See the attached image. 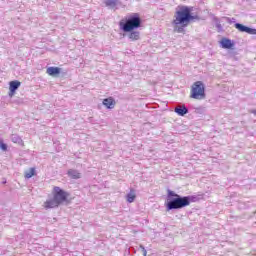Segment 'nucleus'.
<instances>
[{"label": "nucleus", "instance_id": "obj_7", "mask_svg": "<svg viewBox=\"0 0 256 256\" xmlns=\"http://www.w3.org/2000/svg\"><path fill=\"white\" fill-rule=\"evenodd\" d=\"M10 87V93H9V96L10 97H13L15 95V91L19 89V87H21V82L17 81V80H14V81H11L9 83Z\"/></svg>", "mask_w": 256, "mask_h": 256}, {"label": "nucleus", "instance_id": "obj_13", "mask_svg": "<svg viewBox=\"0 0 256 256\" xmlns=\"http://www.w3.org/2000/svg\"><path fill=\"white\" fill-rule=\"evenodd\" d=\"M68 176H70L71 179H81V173L74 169L68 170Z\"/></svg>", "mask_w": 256, "mask_h": 256}, {"label": "nucleus", "instance_id": "obj_6", "mask_svg": "<svg viewBox=\"0 0 256 256\" xmlns=\"http://www.w3.org/2000/svg\"><path fill=\"white\" fill-rule=\"evenodd\" d=\"M234 27L235 29H238L240 33H248L249 35H256V29L249 28L243 24L236 23Z\"/></svg>", "mask_w": 256, "mask_h": 256}, {"label": "nucleus", "instance_id": "obj_11", "mask_svg": "<svg viewBox=\"0 0 256 256\" xmlns=\"http://www.w3.org/2000/svg\"><path fill=\"white\" fill-rule=\"evenodd\" d=\"M220 43L223 49H233V42L230 39L223 38Z\"/></svg>", "mask_w": 256, "mask_h": 256}, {"label": "nucleus", "instance_id": "obj_9", "mask_svg": "<svg viewBox=\"0 0 256 256\" xmlns=\"http://www.w3.org/2000/svg\"><path fill=\"white\" fill-rule=\"evenodd\" d=\"M175 113H177V115H179L180 117H184V115H187L189 113V109H187V107L185 105L182 106H177L174 109Z\"/></svg>", "mask_w": 256, "mask_h": 256}, {"label": "nucleus", "instance_id": "obj_18", "mask_svg": "<svg viewBox=\"0 0 256 256\" xmlns=\"http://www.w3.org/2000/svg\"><path fill=\"white\" fill-rule=\"evenodd\" d=\"M143 250H144L143 255H144V256H147V250H145V248H143Z\"/></svg>", "mask_w": 256, "mask_h": 256}, {"label": "nucleus", "instance_id": "obj_1", "mask_svg": "<svg viewBox=\"0 0 256 256\" xmlns=\"http://www.w3.org/2000/svg\"><path fill=\"white\" fill-rule=\"evenodd\" d=\"M191 11H193V8L189 6H178V10H176L174 20L172 21L176 33H185V27H187L191 21L199 19L198 16H193Z\"/></svg>", "mask_w": 256, "mask_h": 256}, {"label": "nucleus", "instance_id": "obj_16", "mask_svg": "<svg viewBox=\"0 0 256 256\" xmlns=\"http://www.w3.org/2000/svg\"><path fill=\"white\" fill-rule=\"evenodd\" d=\"M117 1H119V0H106V5L108 7H116L117 6Z\"/></svg>", "mask_w": 256, "mask_h": 256}, {"label": "nucleus", "instance_id": "obj_17", "mask_svg": "<svg viewBox=\"0 0 256 256\" xmlns=\"http://www.w3.org/2000/svg\"><path fill=\"white\" fill-rule=\"evenodd\" d=\"M0 149H2V151H7V144L0 142Z\"/></svg>", "mask_w": 256, "mask_h": 256}, {"label": "nucleus", "instance_id": "obj_10", "mask_svg": "<svg viewBox=\"0 0 256 256\" xmlns=\"http://www.w3.org/2000/svg\"><path fill=\"white\" fill-rule=\"evenodd\" d=\"M46 73L51 77H55V75H59L61 73V68L59 67H49L46 70Z\"/></svg>", "mask_w": 256, "mask_h": 256}, {"label": "nucleus", "instance_id": "obj_15", "mask_svg": "<svg viewBox=\"0 0 256 256\" xmlns=\"http://www.w3.org/2000/svg\"><path fill=\"white\" fill-rule=\"evenodd\" d=\"M129 39L132 41H139V32H131L129 34Z\"/></svg>", "mask_w": 256, "mask_h": 256}, {"label": "nucleus", "instance_id": "obj_14", "mask_svg": "<svg viewBox=\"0 0 256 256\" xmlns=\"http://www.w3.org/2000/svg\"><path fill=\"white\" fill-rule=\"evenodd\" d=\"M35 175V168H30L28 171L24 173L25 179H31Z\"/></svg>", "mask_w": 256, "mask_h": 256}, {"label": "nucleus", "instance_id": "obj_12", "mask_svg": "<svg viewBox=\"0 0 256 256\" xmlns=\"http://www.w3.org/2000/svg\"><path fill=\"white\" fill-rule=\"evenodd\" d=\"M137 199V194H135V189H130V193L126 196V201L128 203H133Z\"/></svg>", "mask_w": 256, "mask_h": 256}, {"label": "nucleus", "instance_id": "obj_8", "mask_svg": "<svg viewBox=\"0 0 256 256\" xmlns=\"http://www.w3.org/2000/svg\"><path fill=\"white\" fill-rule=\"evenodd\" d=\"M102 103L106 109H115V105H117L113 97L105 98Z\"/></svg>", "mask_w": 256, "mask_h": 256}, {"label": "nucleus", "instance_id": "obj_2", "mask_svg": "<svg viewBox=\"0 0 256 256\" xmlns=\"http://www.w3.org/2000/svg\"><path fill=\"white\" fill-rule=\"evenodd\" d=\"M167 201L168 202L166 203V209L168 211H171L173 209H183V207H189V205H191V197H181L173 190L167 191Z\"/></svg>", "mask_w": 256, "mask_h": 256}, {"label": "nucleus", "instance_id": "obj_4", "mask_svg": "<svg viewBox=\"0 0 256 256\" xmlns=\"http://www.w3.org/2000/svg\"><path fill=\"white\" fill-rule=\"evenodd\" d=\"M119 27L124 31V33H131L133 29H139L141 27V16L139 14L135 13L132 14L126 19L125 22L121 20L119 22Z\"/></svg>", "mask_w": 256, "mask_h": 256}, {"label": "nucleus", "instance_id": "obj_3", "mask_svg": "<svg viewBox=\"0 0 256 256\" xmlns=\"http://www.w3.org/2000/svg\"><path fill=\"white\" fill-rule=\"evenodd\" d=\"M53 198L46 200L43 204L44 209H55L59 205L69 201V193L59 186H55L52 190Z\"/></svg>", "mask_w": 256, "mask_h": 256}, {"label": "nucleus", "instance_id": "obj_5", "mask_svg": "<svg viewBox=\"0 0 256 256\" xmlns=\"http://www.w3.org/2000/svg\"><path fill=\"white\" fill-rule=\"evenodd\" d=\"M190 97L192 99H205V85H203V82L196 81L191 88Z\"/></svg>", "mask_w": 256, "mask_h": 256}]
</instances>
